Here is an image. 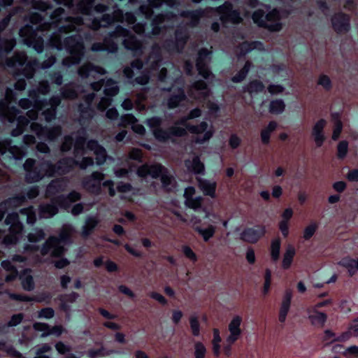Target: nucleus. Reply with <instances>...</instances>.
Listing matches in <instances>:
<instances>
[{"instance_id":"nucleus-23","label":"nucleus","mask_w":358,"mask_h":358,"mask_svg":"<svg viewBox=\"0 0 358 358\" xmlns=\"http://www.w3.org/2000/svg\"><path fill=\"white\" fill-rule=\"evenodd\" d=\"M187 93L191 98L201 101L209 96L210 90L204 81L198 80L191 85Z\"/></svg>"},{"instance_id":"nucleus-25","label":"nucleus","mask_w":358,"mask_h":358,"mask_svg":"<svg viewBox=\"0 0 358 358\" xmlns=\"http://www.w3.org/2000/svg\"><path fill=\"white\" fill-rule=\"evenodd\" d=\"M243 318L240 315H235L229 324V335L227 336L226 341L227 343L232 345L241 336L242 331L241 329V324Z\"/></svg>"},{"instance_id":"nucleus-3","label":"nucleus","mask_w":358,"mask_h":358,"mask_svg":"<svg viewBox=\"0 0 358 358\" xmlns=\"http://www.w3.org/2000/svg\"><path fill=\"white\" fill-rule=\"evenodd\" d=\"M9 89L6 90V95L4 99L0 101V120L3 122H16L17 127L14 129L11 135L18 136L22 134L27 127L38 136L40 140L53 141L62 134V127L55 126L52 128L42 127L37 122L30 120H36L38 119L39 112H43L45 109L42 106H36L32 99L24 98L21 99L18 105L23 109L33 108L27 113V115L29 119L24 116L20 115V110L16 107H10V98L9 96Z\"/></svg>"},{"instance_id":"nucleus-49","label":"nucleus","mask_w":358,"mask_h":358,"mask_svg":"<svg viewBox=\"0 0 358 358\" xmlns=\"http://www.w3.org/2000/svg\"><path fill=\"white\" fill-rule=\"evenodd\" d=\"M0 351L6 352L10 357L24 358L22 353L17 351L11 345H8L4 341H0Z\"/></svg>"},{"instance_id":"nucleus-43","label":"nucleus","mask_w":358,"mask_h":358,"mask_svg":"<svg viewBox=\"0 0 358 358\" xmlns=\"http://www.w3.org/2000/svg\"><path fill=\"white\" fill-rule=\"evenodd\" d=\"M20 278L22 280V285L24 289L31 291L34 288V283L31 275L30 269L24 270L23 273L20 275Z\"/></svg>"},{"instance_id":"nucleus-61","label":"nucleus","mask_w":358,"mask_h":358,"mask_svg":"<svg viewBox=\"0 0 358 358\" xmlns=\"http://www.w3.org/2000/svg\"><path fill=\"white\" fill-rule=\"evenodd\" d=\"M195 358H204L206 352L205 346L200 342H196L194 345Z\"/></svg>"},{"instance_id":"nucleus-18","label":"nucleus","mask_w":358,"mask_h":358,"mask_svg":"<svg viewBox=\"0 0 358 358\" xmlns=\"http://www.w3.org/2000/svg\"><path fill=\"white\" fill-rule=\"evenodd\" d=\"M212 52L206 48L199 50L196 59V68L199 75L207 80H211L213 75L208 68V64L210 62V55Z\"/></svg>"},{"instance_id":"nucleus-33","label":"nucleus","mask_w":358,"mask_h":358,"mask_svg":"<svg viewBox=\"0 0 358 358\" xmlns=\"http://www.w3.org/2000/svg\"><path fill=\"white\" fill-rule=\"evenodd\" d=\"M263 48V44L259 41H253L251 43L245 41L239 44L235 48L234 52L237 55L238 58L240 59L241 57L244 56L252 50L257 49L262 50Z\"/></svg>"},{"instance_id":"nucleus-55","label":"nucleus","mask_w":358,"mask_h":358,"mask_svg":"<svg viewBox=\"0 0 358 358\" xmlns=\"http://www.w3.org/2000/svg\"><path fill=\"white\" fill-rule=\"evenodd\" d=\"M280 244L281 243L280 238H275L271 241V259L274 262L278 260L279 259Z\"/></svg>"},{"instance_id":"nucleus-59","label":"nucleus","mask_w":358,"mask_h":358,"mask_svg":"<svg viewBox=\"0 0 358 358\" xmlns=\"http://www.w3.org/2000/svg\"><path fill=\"white\" fill-rule=\"evenodd\" d=\"M27 237L30 243H36L44 238L45 233L43 229H35Z\"/></svg>"},{"instance_id":"nucleus-27","label":"nucleus","mask_w":358,"mask_h":358,"mask_svg":"<svg viewBox=\"0 0 358 358\" xmlns=\"http://www.w3.org/2000/svg\"><path fill=\"white\" fill-rule=\"evenodd\" d=\"M195 189L192 187L185 188L184 196L185 199V205L195 211L200 210L202 208V197L194 196Z\"/></svg>"},{"instance_id":"nucleus-54","label":"nucleus","mask_w":358,"mask_h":358,"mask_svg":"<svg viewBox=\"0 0 358 358\" xmlns=\"http://www.w3.org/2000/svg\"><path fill=\"white\" fill-rule=\"evenodd\" d=\"M196 230L201 234L205 241H208L215 234V227L209 225L208 227H196Z\"/></svg>"},{"instance_id":"nucleus-28","label":"nucleus","mask_w":358,"mask_h":358,"mask_svg":"<svg viewBox=\"0 0 358 358\" xmlns=\"http://www.w3.org/2000/svg\"><path fill=\"white\" fill-rule=\"evenodd\" d=\"M266 232L264 226H257L255 228H247L241 234V238L246 242L256 243Z\"/></svg>"},{"instance_id":"nucleus-56","label":"nucleus","mask_w":358,"mask_h":358,"mask_svg":"<svg viewBox=\"0 0 358 358\" xmlns=\"http://www.w3.org/2000/svg\"><path fill=\"white\" fill-rule=\"evenodd\" d=\"M251 66L250 62L248 61L245 62L243 68L232 78V81L234 83H240L247 76L250 69Z\"/></svg>"},{"instance_id":"nucleus-30","label":"nucleus","mask_w":358,"mask_h":358,"mask_svg":"<svg viewBox=\"0 0 358 358\" xmlns=\"http://www.w3.org/2000/svg\"><path fill=\"white\" fill-rule=\"evenodd\" d=\"M26 200L24 195H17L9 198L0 203V221L8 208H13L21 206Z\"/></svg>"},{"instance_id":"nucleus-63","label":"nucleus","mask_w":358,"mask_h":358,"mask_svg":"<svg viewBox=\"0 0 358 358\" xmlns=\"http://www.w3.org/2000/svg\"><path fill=\"white\" fill-rule=\"evenodd\" d=\"M51 348L48 344H44L40 346L36 350V356L34 358H50V357L44 355L50 350Z\"/></svg>"},{"instance_id":"nucleus-40","label":"nucleus","mask_w":358,"mask_h":358,"mask_svg":"<svg viewBox=\"0 0 358 358\" xmlns=\"http://www.w3.org/2000/svg\"><path fill=\"white\" fill-rule=\"evenodd\" d=\"M204 15V10H187L182 11L180 15L182 17L189 20V25L191 27L196 26L200 20V18Z\"/></svg>"},{"instance_id":"nucleus-12","label":"nucleus","mask_w":358,"mask_h":358,"mask_svg":"<svg viewBox=\"0 0 358 358\" xmlns=\"http://www.w3.org/2000/svg\"><path fill=\"white\" fill-rule=\"evenodd\" d=\"M26 155L23 147L12 146L10 139L0 140V164L2 159L6 157L13 160H21ZM8 176L4 171L0 169V185H3L8 180Z\"/></svg>"},{"instance_id":"nucleus-60","label":"nucleus","mask_w":358,"mask_h":358,"mask_svg":"<svg viewBox=\"0 0 358 358\" xmlns=\"http://www.w3.org/2000/svg\"><path fill=\"white\" fill-rule=\"evenodd\" d=\"M190 327L192 334L195 336H198L200 333L199 323L198 317L195 315H191L189 317Z\"/></svg>"},{"instance_id":"nucleus-32","label":"nucleus","mask_w":358,"mask_h":358,"mask_svg":"<svg viewBox=\"0 0 358 358\" xmlns=\"http://www.w3.org/2000/svg\"><path fill=\"white\" fill-rule=\"evenodd\" d=\"M120 125L123 127L131 126L132 130L140 135L145 132V127L137 123L136 118L132 114H126L121 117Z\"/></svg>"},{"instance_id":"nucleus-48","label":"nucleus","mask_w":358,"mask_h":358,"mask_svg":"<svg viewBox=\"0 0 358 358\" xmlns=\"http://www.w3.org/2000/svg\"><path fill=\"white\" fill-rule=\"evenodd\" d=\"M294 255V248L291 245H288L283 255L282 267L284 268H288L291 266Z\"/></svg>"},{"instance_id":"nucleus-22","label":"nucleus","mask_w":358,"mask_h":358,"mask_svg":"<svg viewBox=\"0 0 358 358\" xmlns=\"http://www.w3.org/2000/svg\"><path fill=\"white\" fill-rule=\"evenodd\" d=\"M95 99L96 95L94 92L84 95V103H80L78 106L79 122L81 124H84L86 120H89L94 117L93 103Z\"/></svg>"},{"instance_id":"nucleus-35","label":"nucleus","mask_w":358,"mask_h":358,"mask_svg":"<svg viewBox=\"0 0 358 358\" xmlns=\"http://www.w3.org/2000/svg\"><path fill=\"white\" fill-rule=\"evenodd\" d=\"M307 314L310 321L315 326L323 327L327 321V315L319 311L316 309V307L310 306L308 308Z\"/></svg>"},{"instance_id":"nucleus-16","label":"nucleus","mask_w":358,"mask_h":358,"mask_svg":"<svg viewBox=\"0 0 358 358\" xmlns=\"http://www.w3.org/2000/svg\"><path fill=\"white\" fill-rule=\"evenodd\" d=\"M188 37L187 30L180 27L176 31L175 40L166 41L164 48L169 53L180 52L184 48Z\"/></svg>"},{"instance_id":"nucleus-52","label":"nucleus","mask_w":358,"mask_h":358,"mask_svg":"<svg viewBox=\"0 0 358 358\" xmlns=\"http://www.w3.org/2000/svg\"><path fill=\"white\" fill-rule=\"evenodd\" d=\"M113 352L114 351L113 350H109L103 347H101L97 350L92 349L89 350L87 355L90 358H99L108 356Z\"/></svg>"},{"instance_id":"nucleus-50","label":"nucleus","mask_w":358,"mask_h":358,"mask_svg":"<svg viewBox=\"0 0 358 358\" xmlns=\"http://www.w3.org/2000/svg\"><path fill=\"white\" fill-rule=\"evenodd\" d=\"M325 334L329 338L341 342H345L346 341H348L350 338L354 337V334L350 329L349 327L347 331L343 332L342 334L337 336H336L335 334L330 331H326Z\"/></svg>"},{"instance_id":"nucleus-5","label":"nucleus","mask_w":358,"mask_h":358,"mask_svg":"<svg viewBox=\"0 0 358 358\" xmlns=\"http://www.w3.org/2000/svg\"><path fill=\"white\" fill-rule=\"evenodd\" d=\"M120 37L123 38L124 48L131 51L134 56H139L143 53L145 48L144 43L137 39L136 36L133 35L129 30L120 25L117 26L115 31L104 36L103 43H94L91 46V50L93 52L107 51L110 53H115L118 47L115 40Z\"/></svg>"},{"instance_id":"nucleus-31","label":"nucleus","mask_w":358,"mask_h":358,"mask_svg":"<svg viewBox=\"0 0 358 358\" xmlns=\"http://www.w3.org/2000/svg\"><path fill=\"white\" fill-rule=\"evenodd\" d=\"M292 298V292L291 289H287L283 295L282 300L280 304L278 320L280 323H285L287 314L289 313L291 301Z\"/></svg>"},{"instance_id":"nucleus-7","label":"nucleus","mask_w":358,"mask_h":358,"mask_svg":"<svg viewBox=\"0 0 358 358\" xmlns=\"http://www.w3.org/2000/svg\"><path fill=\"white\" fill-rule=\"evenodd\" d=\"M74 232V228L71 224L63 225L59 238L50 236L40 250V256L37 255L36 262H42L48 261L50 257H59L64 253L62 244L70 242L71 236Z\"/></svg>"},{"instance_id":"nucleus-4","label":"nucleus","mask_w":358,"mask_h":358,"mask_svg":"<svg viewBox=\"0 0 358 358\" xmlns=\"http://www.w3.org/2000/svg\"><path fill=\"white\" fill-rule=\"evenodd\" d=\"M188 120H189L188 115L183 116L176 121L168 129L161 127L163 119L160 117H152L147 119L145 122L155 139L162 143L172 141L174 137L184 136L187 131L194 135L192 141L195 143L202 144L212 138L215 133L213 125H208L204 121L197 125H192L187 123Z\"/></svg>"},{"instance_id":"nucleus-21","label":"nucleus","mask_w":358,"mask_h":358,"mask_svg":"<svg viewBox=\"0 0 358 358\" xmlns=\"http://www.w3.org/2000/svg\"><path fill=\"white\" fill-rule=\"evenodd\" d=\"M18 10L16 9L13 12H9L5 17L0 21V34L6 28L8 25L10 18L13 15L17 13ZM16 45V40L13 37L10 38H1L0 37V52L1 53H9L10 52Z\"/></svg>"},{"instance_id":"nucleus-29","label":"nucleus","mask_w":358,"mask_h":358,"mask_svg":"<svg viewBox=\"0 0 358 358\" xmlns=\"http://www.w3.org/2000/svg\"><path fill=\"white\" fill-rule=\"evenodd\" d=\"M69 180L66 178L52 180L47 186L45 196L51 197L66 190Z\"/></svg>"},{"instance_id":"nucleus-42","label":"nucleus","mask_w":358,"mask_h":358,"mask_svg":"<svg viewBox=\"0 0 358 358\" xmlns=\"http://www.w3.org/2000/svg\"><path fill=\"white\" fill-rule=\"evenodd\" d=\"M338 264L346 268L350 275H354L358 271V259L356 260L345 257L341 259Z\"/></svg>"},{"instance_id":"nucleus-17","label":"nucleus","mask_w":358,"mask_h":358,"mask_svg":"<svg viewBox=\"0 0 358 358\" xmlns=\"http://www.w3.org/2000/svg\"><path fill=\"white\" fill-rule=\"evenodd\" d=\"M119 86L117 83L111 78H108L104 83L105 96L101 97L97 104V109L103 111L111 103V97L115 96L119 92Z\"/></svg>"},{"instance_id":"nucleus-64","label":"nucleus","mask_w":358,"mask_h":358,"mask_svg":"<svg viewBox=\"0 0 358 358\" xmlns=\"http://www.w3.org/2000/svg\"><path fill=\"white\" fill-rule=\"evenodd\" d=\"M317 229V224L315 223H311L306 227L303 231V238L306 240L310 238L315 234Z\"/></svg>"},{"instance_id":"nucleus-14","label":"nucleus","mask_w":358,"mask_h":358,"mask_svg":"<svg viewBox=\"0 0 358 358\" xmlns=\"http://www.w3.org/2000/svg\"><path fill=\"white\" fill-rule=\"evenodd\" d=\"M104 176L103 173L95 171L90 176L86 177L83 181V187L90 193L98 195L101 193V186L108 189L109 194L113 196L115 194L113 182L110 180L102 182Z\"/></svg>"},{"instance_id":"nucleus-1","label":"nucleus","mask_w":358,"mask_h":358,"mask_svg":"<svg viewBox=\"0 0 358 358\" xmlns=\"http://www.w3.org/2000/svg\"><path fill=\"white\" fill-rule=\"evenodd\" d=\"M86 131L82 129L76 134L64 136L61 145V150L66 152L74 146V157L64 158L59 160L57 164H53L50 161H43L36 163L35 159L29 158L23 164L26 172L25 180L28 183L39 182L45 177H53L55 174L63 175L69 173L75 166H78L82 169L93 165L94 160L92 157H84L87 154V150L92 151L96 155V164H103L106 159V149L100 145L95 140H90L85 147L86 141Z\"/></svg>"},{"instance_id":"nucleus-36","label":"nucleus","mask_w":358,"mask_h":358,"mask_svg":"<svg viewBox=\"0 0 358 358\" xmlns=\"http://www.w3.org/2000/svg\"><path fill=\"white\" fill-rule=\"evenodd\" d=\"M34 328L36 331H42L41 336L45 337L48 335H56L59 336L63 332V328L62 326H55L50 327L47 324L36 322L34 324Z\"/></svg>"},{"instance_id":"nucleus-39","label":"nucleus","mask_w":358,"mask_h":358,"mask_svg":"<svg viewBox=\"0 0 358 358\" xmlns=\"http://www.w3.org/2000/svg\"><path fill=\"white\" fill-rule=\"evenodd\" d=\"M185 166L189 171L194 173H204V165L198 156H194L192 159L185 160Z\"/></svg>"},{"instance_id":"nucleus-13","label":"nucleus","mask_w":358,"mask_h":358,"mask_svg":"<svg viewBox=\"0 0 358 358\" xmlns=\"http://www.w3.org/2000/svg\"><path fill=\"white\" fill-rule=\"evenodd\" d=\"M282 15L277 9H273L266 15L262 10H256L252 15V20L259 27L267 28L272 31H279L281 29L280 20Z\"/></svg>"},{"instance_id":"nucleus-58","label":"nucleus","mask_w":358,"mask_h":358,"mask_svg":"<svg viewBox=\"0 0 358 358\" xmlns=\"http://www.w3.org/2000/svg\"><path fill=\"white\" fill-rule=\"evenodd\" d=\"M285 103L282 100L278 99L271 102L269 110L271 113L279 114L284 111Z\"/></svg>"},{"instance_id":"nucleus-57","label":"nucleus","mask_w":358,"mask_h":358,"mask_svg":"<svg viewBox=\"0 0 358 358\" xmlns=\"http://www.w3.org/2000/svg\"><path fill=\"white\" fill-rule=\"evenodd\" d=\"M332 118L334 121V128L332 138L334 140H337L342 131V123L339 120V115L338 113L332 114Z\"/></svg>"},{"instance_id":"nucleus-8","label":"nucleus","mask_w":358,"mask_h":358,"mask_svg":"<svg viewBox=\"0 0 358 358\" xmlns=\"http://www.w3.org/2000/svg\"><path fill=\"white\" fill-rule=\"evenodd\" d=\"M49 92L50 85L46 80L39 82L37 88L29 91V97L33 99L36 106L45 108L41 114L44 116L46 122H50L55 119L57 108L61 103V98L59 95L52 96L49 100L39 98V94L46 95Z\"/></svg>"},{"instance_id":"nucleus-44","label":"nucleus","mask_w":358,"mask_h":358,"mask_svg":"<svg viewBox=\"0 0 358 358\" xmlns=\"http://www.w3.org/2000/svg\"><path fill=\"white\" fill-rule=\"evenodd\" d=\"M341 348H343L341 345H336L334 346L333 350L335 352L342 353L346 358H356L358 357V346L351 345L343 352L340 351Z\"/></svg>"},{"instance_id":"nucleus-20","label":"nucleus","mask_w":358,"mask_h":358,"mask_svg":"<svg viewBox=\"0 0 358 358\" xmlns=\"http://www.w3.org/2000/svg\"><path fill=\"white\" fill-rule=\"evenodd\" d=\"M18 10L16 9L13 12H9L5 17L0 21V34L6 28L8 25L10 18L13 15L17 13ZM16 45V40L13 37L10 38H1L0 37V52L1 53H9L10 52Z\"/></svg>"},{"instance_id":"nucleus-51","label":"nucleus","mask_w":358,"mask_h":358,"mask_svg":"<svg viewBox=\"0 0 358 358\" xmlns=\"http://www.w3.org/2000/svg\"><path fill=\"white\" fill-rule=\"evenodd\" d=\"M20 213L27 217V222L29 224H34L36 221V211L34 207L29 206L20 210Z\"/></svg>"},{"instance_id":"nucleus-46","label":"nucleus","mask_w":358,"mask_h":358,"mask_svg":"<svg viewBox=\"0 0 358 358\" xmlns=\"http://www.w3.org/2000/svg\"><path fill=\"white\" fill-rule=\"evenodd\" d=\"M1 266L7 271L10 273L6 275V280L7 282L14 280L18 275V271L13 266V262L10 260H4L1 262Z\"/></svg>"},{"instance_id":"nucleus-34","label":"nucleus","mask_w":358,"mask_h":358,"mask_svg":"<svg viewBox=\"0 0 358 358\" xmlns=\"http://www.w3.org/2000/svg\"><path fill=\"white\" fill-rule=\"evenodd\" d=\"M349 17L343 13H338L332 18V25L338 33L347 31L350 28Z\"/></svg>"},{"instance_id":"nucleus-2","label":"nucleus","mask_w":358,"mask_h":358,"mask_svg":"<svg viewBox=\"0 0 358 358\" xmlns=\"http://www.w3.org/2000/svg\"><path fill=\"white\" fill-rule=\"evenodd\" d=\"M162 50L158 44H155L152 47V51L148 56L145 65L147 66L145 69L141 71L143 67V64L141 60L137 59L131 63L130 66H127L124 69V75L128 79H132L135 78L134 81L137 84L145 85L148 83L150 75L157 73L158 80L160 81H166V78L170 80L172 84L171 88L162 87V90L164 91H170L174 88L177 84L180 86L177 87V93H173L171 95L167 101V106L170 109H173L179 106L187 99L185 95L183 85L184 81L181 79V71L179 69H176V76L166 77V69L163 67L158 72L159 66L162 63Z\"/></svg>"},{"instance_id":"nucleus-41","label":"nucleus","mask_w":358,"mask_h":358,"mask_svg":"<svg viewBox=\"0 0 358 358\" xmlns=\"http://www.w3.org/2000/svg\"><path fill=\"white\" fill-rule=\"evenodd\" d=\"M98 223L99 220L96 216H88L86 219L84 226L83 227L82 236L85 238L87 237L92 233Z\"/></svg>"},{"instance_id":"nucleus-11","label":"nucleus","mask_w":358,"mask_h":358,"mask_svg":"<svg viewBox=\"0 0 358 358\" xmlns=\"http://www.w3.org/2000/svg\"><path fill=\"white\" fill-rule=\"evenodd\" d=\"M5 224L9 226V232L5 234V231L0 230V244L9 248L15 244L22 237L23 225L19 220L17 213H8Z\"/></svg>"},{"instance_id":"nucleus-45","label":"nucleus","mask_w":358,"mask_h":358,"mask_svg":"<svg viewBox=\"0 0 358 358\" xmlns=\"http://www.w3.org/2000/svg\"><path fill=\"white\" fill-rule=\"evenodd\" d=\"M61 94L64 99H74L80 95L78 94V90L76 89L74 84H69L62 87L60 90Z\"/></svg>"},{"instance_id":"nucleus-6","label":"nucleus","mask_w":358,"mask_h":358,"mask_svg":"<svg viewBox=\"0 0 358 358\" xmlns=\"http://www.w3.org/2000/svg\"><path fill=\"white\" fill-rule=\"evenodd\" d=\"M56 62L55 57H50L39 65L37 59L27 61V57L23 52H15L14 55L8 58L6 66L13 71L15 76H24L26 78H32L37 68L46 69L51 67Z\"/></svg>"},{"instance_id":"nucleus-47","label":"nucleus","mask_w":358,"mask_h":358,"mask_svg":"<svg viewBox=\"0 0 358 358\" xmlns=\"http://www.w3.org/2000/svg\"><path fill=\"white\" fill-rule=\"evenodd\" d=\"M278 124L274 121L268 123V126L261 132V138L263 143L267 144L269 142L270 136L277 128Z\"/></svg>"},{"instance_id":"nucleus-19","label":"nucleus","mask_w":358,"mask_h":358,"mask_svg":"<svg viewBox=\"0 0 358 358\" xmlns=\"http://www.w3.org/2000/svg\"><path fill=\"white\" fill-rule=\"evenodd\" d=\"M148 4L141 5L137 15H141L146 20L150 18L154 9L159 8L164 3L170 8H174L178 5L176 0H147Z\"/></svg>"},{"instance_id":"nucleus-62","label":"nucleus","mask_w":358,"mask_h":358,"mask_svg":"<svg viewBox=\"0 0 358 358\" xmlns=\"http://www.w3.org/2000/svg\"><path fill=\"white\" fill-rule=\"evenodd\" d=\"M348 150V143L346 141H343L338 145V157L343 158L346 156Z\"/></svg>"},{"instance_id":"nucleus-38","label":"nucleus","mask_w":358,"mask_h":358,"mask_svg":"<svg viewBox=\"0 0 358 358\" xmlns=\"http://www.w3.org/2000/svg\"><path fill=\"white\" fill-rule=\"evenodd\" d=\"M198 183L201 190L211 197H215L216 182L202 178H198Z\"/></svg>"},{"instance_id":"nucleus-53","label":"nucleus","mask_w":358,"mask_h":358,"mask_svg":"<svg viewBox=\"0 0 358 358\" xmlns=\"http://www.w3.org/2000/svg\"><path fill=\"white\" fill-rule=\"evenodd\" d=\"M244 90L252 95L253 94L262 92L264 90V86L262 82L255 80L250 82L249 85L244 88Z\"/></svg>"},{"instance_id":"nucleus-26","label":"nucleus","mask_w":358,"mask_h":358,"mask_svg":"<svg viewBox=\"0 0 358 358\" xmlns=\"http://www.w3.org/2000/svg\"><path fill=\"white\" fill-rule=\"evenodd\" d=\"M78 75L83 78H98L99 76L104 75L106 71L100 66H94L90 63L83 64L78 71Z\"/></svg>"},{"instance_id":"nucleus-15","label":"nucleus","mask_w":358,"mask_h":358,"mask_svg":"<svg viewBox=\"0 0 358 358\" xmlns=\"http://www.w3.org/2000/svg\"><path fill=\"white\" fill-rule=\"evenodd\" d=\"M210 11L216 12L222 24L224 26L228 23L238 24L241 20L239 13L233 10L231 3L229 2H225L222 6L215 9L213 8L206 9L207 13Z\"/></svg>"},{"instance_id":"nucleus-37","label":"nucleus","mask_w":358,"mask_h":358,"mask_svg":"<svg viewBox=\"0 0 358 358\" xmlns=\"http://www.w3.org/2000/svg\"><path fill=\"white\" fill-rule=\"evenodd\" d=\"M326 124L324 120H320L316 122L313 129V136L317 146L320 147L324 140L323 129Z\"/></svg>"},{"instance_id":"nucleus-24","label":"nucleus","mask_w":358,"mask_h":358,"mask_svg":"<svg viewBox=\"0 0 358 358\" xmlns=\"http://www.w3.org/2000/svg\"><path fill=\"white\" fill-rule=\"evenodd\" d=\"M142 152L141 150L138 148H133L129 153V157L127 159V164L128 169L125 168H115L114 169L115 175L118 178L126 177L129 171H133V165L131 164L130 160H136L138 162H142Z\"/></svg>"},{"instance_id":"nucleus-9","label":"nucleus","mask_w":358,"mask_h":358,"mask_svg":"<svg viewBox=\"0 0 358 358\" xmlns=\"http://www.w3.org/2000/svg\"><path fill=\"white\" fill-rule=\"evenodd\" d=\"M137 175L147 179L161 178L162 185L167 191H173L176 188V182L172 174L162 165L159 164H145L137 169Z\"/></svg>"},{"instance_id":"nucleus-10","label":"nucleus","mask_w":358,"mask_h":358,"mask_svg":"<svg viewBox=\"0 0 358 358\" xmlns=\"http://www.w3.org/2000/svg\"><path fill=\"white\" fill-rule=\"evenodd\" d=\"M80 194L73 191L68 195H60L51 199L50 203H43L39 206V217L41 218H50L56 215L58 212L59 206L60 208L66 210L71 207V203L80 199Z\"/></svg>"}]
</instances>
